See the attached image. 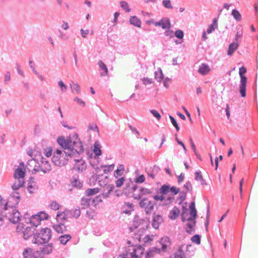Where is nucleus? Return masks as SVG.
Here are the masks:
<instances>
[{"label": "nucleus", "instance_id": "nucleus-1", "mask_svg": "<svg viewBox=\"0 0 258 258\" xmlns=\"http://www.w3.org/2000/svg\"><path fill=\"white\" fill-rule=\"evenodd\" d=\"M57 142L64 150V153L68 154L70 158L84 151L83 145L76 134L70 135L66 139L63 137H58Z\"/></svg>", "mask_w": 258, "mask_h": 258}, {"label": "nucleus", "instance_id": "nucleus-2", "mask_svg": "<svg viewBox=\"0 0 258 258\" xmlns=\"http://www.w3.org/2000/svg\"><path fill=\"white\" fill-rule=\"evenodd\" d=\"M19 200V194L14 192L5 204L4 208L6 217L13 223H17L20 219V213L15 208V207L18 204Z\"/></svg>", "mask_w": 258, "mask_h": 258}, {"label": "nucleus", "instance_id": "nucleus-3", "mask_svg": "<svg viewBox=\"0 0 258 258\" xmlns=\"http://www.w3.org/2000/svg\"><path fill=\"white\" fill-rule=\"evenodd\" d=\"M197 217V212L195 208V204L192 202L189 206V210L184 208L182 213V222H187L186 231L191 234L194 232V228L196 224V219Z\"/></svg>", "mask_w": 258, "mask_h": 258}, {"label": "nucleus", "instance_id": "nucleus-4", "mask_svg": "<svg viewBox=\"0 0 258 258\" xmlns=\"http://www.w3.org/2000/svg\"><path fill=\"white\" fill-rule=\"evenodd\" d=\"M51 237V231L46 228L43 229L40 233L32 237V242L35 244H42L47 242Z\"/></svg>", "mask_w": 258, "mask_h": 258}, {"label": "nucleus", "instance_id": "nucleus-5", "mask_svg": "<svg viewBox=\"0 0 258 258\" xmlns=\"http://www.w3.org/2000/svg\"><path fill=\"white\" fill-rule=\"evenodd\" d=\"M68 154L64 153V150L61 151L60 150H56L53 153L52 161L56 166H62L67 164L69 161Z\"/></svg>", "mask_w": 258, "mask_h": 258}, {"label": "nucleus", "instance_id": "nucleus-6", "mask_svg": "<svg viewBox=\"0 0 258 258\" xmlns=\"http://www.w3.org/2000/svg\"><path fill=\"white\" fill-rule=\"evenodd\" d=\"M246 72V69L242 67L239 69V74L240 77V84L239 85V92L242 97L244 98L246 96V87L247 83V78L243 76Z\"/></svg>", "mask_w": 258, "mask_h": 258}, {"label": "nucleus", "instance_id": "nucleus-7", "mask_svg": "<svg viewBox=\"0 0 258 258\" xmlns=\"http://www.w3.org/2000/svg\"><path fill=\"white\" fill-rule=\"evenodd\" d=\"M132 225L134 227L131 226L130 228L131 231H133L134 229L137 228H139V229L142 230H145L149 228L150 222L148 219H141L135 218L132 221Z\"/></svg>", "mask_w": 258, "mask_h": 258}, {"label": "nucleus", "instance_id": "nucleus-8", "mask_svg": "<svg viewBox=\"0 0 258 258\" xmlns=\"http://www.w3.org/2000/svg\"><path fill=\"white\" fill-rule=\"evenodd\" d=\"M144 249L141 246H138L133 248V251L127 252L125 254L120 255L118 258H137L139 257L143 253Z\"/></svg>", "mask_w": 258, "mask_h": 258}, {"label": "nucleus", "instance_id": "nucleus-9", "mask_svg": "<svg viewBox=\"0 0 258 258\" xmlns=\"http://www.w3.org/2000/svg\"><path fill=\"white\" fill-rule=\"evenodd\" d=\"M26 168L29 172L35 173L40 171V165L35 159H32L28 161Z\"/></svg>", "mask_w": 258, "mask_h": 258}, {"label": "nucleus", "instance_id": "nucleus-10", "mask_svg": "<svg viewBox=\"0 0 258 258\" xmlns=\"http://www.w3.org/2000/svg\"><path fill=\"white\" fill-rule=\"evenodd\" d=\"M26 174V169L24 163L21 162L19 166L15 169L14 172V176L24 179Z\"/></svg>", "mask_w": 258, "mask_h": 258}, {"label": "nucleus", "instance_id": "nucleus-11", "mask_svg": "<svg viewBox=\"0 0 258 258\" xmlns=\"http://www.w3.org/2000/svg\"><path fill=\"white\" fill-rule=\"evenodd\" d=\"M24 258H42L39 251H33L31 248H27L23 252Z\"/></svg>", "mask_w": 258, "mask_h": 258}, {"label": "nucleus", "instance_id": "nucleus-12", "mask_svg": "<svg viewBox=\"0 0 258 258\" xmlns=\"http://www.w3.org/2000/svg\"><path fill=\"white\" fill-rule=\"evenodd\" d=\"M24 183V179L14 176V181L12 184V188L15 191L23 187Z\"/></svg>", "mask_w": 258, "mask_h": 258}, {"label": "nucleus", "instance_id": "nucleus-13", "mask_svg": "<svg viewBox=\"0 0 258 258\" xmlns=\"http://www.w3.org/2000/svg\"><path fill=\"white\" fill-rule=\"evenodd\" d=\"M154 25L156 27L160 26L163 29H169L171 27L169 19L167 18H163L160 21L156 22L154 23Z\"/></svg>", "mask_w": 258, "mask_h": 258}, {"label": "nucleus", "instance_id": "nucleus-14", "mask_svg": "<svg viewBox=\"0 0 258 258\" xmlns=\"http://www.w3.org/2000/svg\"><path fill=\"white\" fill-rule=\"evenodd\" d=\"M87 167V165L84 160L82 159H78L75 160L74 165V169L78 171H83Z\"/></svg>", "mask_w": 258, "mask_h": 258}, {"label": "nucleus", "instance_id": "nucleus-15", "mask_svg": "<svg viewBox=\"0 0 258 258\" xmlns=\"http://www.w3.org/2000/svg\"><path fill=\"white\" fill-rule=\"evenodd\" d=\"M50 170L51 165L48 161L46 160L44 158H42L40 171H42L45 173L49 172Z\"/></svg>", "mask_w": 258, "mask_h": 258}, {"label": "nucleus", "instance_id": "nucleus-16", "mask_svg": "<svg viewBox=\"0 0 258 258\" xmlns=\"http://www.w3.org/2000/svg\"><path fill=\"white\" fill-rule=\"evenodd\" d=\"M163 222V218L159 215H154L153 218V227L157 229L159 228L160 224Z\"/></svg>", "mask_w": 258, "mask_h": 258}, {"label": "nucleus", "instance_id": "nucleus-17", "mask_svg": "<svg viewBox=\"0 0 258 258\" xmlns=\"http://www.w3.org/2000/svg\"><path fill=\"white\" fill-rule=\"evenodd\" d=\"M53 228L58 233H62L67 231V227L63 223H57L53 225Z\"/></svg>", "mask_w": 258, "mask_h": 258}, {"label": "nucleus", "instance_id": "nucleus-18", "mask_svg": "<svg viewBox=\"0 0 258 258\" xmlns=\"http://www.w3.org/2000/svg\"><path fill=\"white\" fill-rule=\"evenodd\" d=\"M40 252L42 254H49L52 251L53 245L51 243L43 245L40 247Z\"/></svg>", "mask_w": 258, "mask_h": 258}, {"label": "nucleus", "instance_id": "nucleus-19", "mask_svg": "<svg viewBox=\"0 0 258 258\" xmlns=\"http://www.w3.org/2000/svg\"><path fill=\"white\" fill-rule=\"evenodd\" d=\"M114 186L113 184H105L103 187L102 195L104 197L107 198L110 193L113 190Z\"/></svg>", "mask_w": 258, "mask_h": 258}, {"label": "nucleus", "instance_id": "nucleus-20", "mask_svg": "<svg viewBox=\"0 0 258 258\" xmlns=\"http://www.w3.org/2000/svg\"><path fill=\"white\" fill-rule=\"evenodd\" d=\"M180 214L179 209L176 207H174L169 212L168 217L171 220L176 219Z\"/></svg>", "mask_w": 258, "mask_h": 258}, {"label": "nucleus", "instance_id": "nucleus-21", "mask_svg": "<svg viewBox=\"0 0 258 258\" xmlns=\"http://www.w3.org/2000/svg\"><path fill=\"white\" fill-rule=\"evenodd\" d=\"M67 215L64 212H58L56 216L57 223H63L64 224L67 221Z\"/></svg>", "mask_w": 258, "mask_h": 258}, {"label": "nucleus", "instance_id": "nucleus-22", "mask_svg": "<svg viewBox=\"0 0 258 258\" xmlns=\"http://www.w3.org/2000/svg\"><path fill=\"white\" fill-rule=\"evenodd\" d=\"M160 243L162 245V250L165 251L171 244V241L169 237L165 236L161 239Z\"/></svg>", "mask_w": 258, "mask_h": 258}, {"label": "nucleus", "instance_id": "nucleus-23", "mask_svg": "<svg viewBox=\"0 0 258 258\" xmlns=\"http://www.w3.org/2000/svg\"><path fill=\"white\" fill-rule=\"evenodd\" d=\"M210 71V67L206 63H202L199 68L198 72L202 75H205Z\"/></svg>", "mask_w": 258, "mask_h": 258}, {"label": "nucleus", "instance_id": "nucleus-24", "mask_svg": "<svg viewBox=\"0 0 258 258\" xmlns=\"http://www.w3.org/2000/svg\"><path fill=\"white\" fill-rule=\"evenodd\" d=\"M195 179L199 182L202 185H207L206 180L204 179L201 171H197L195 173Z\"/></svg>", "mask_w": 258, "mask_h": 258}, {"label": "nucleus", "instance_id": "nucleus-25", "mask_svg": "<svg viewBox=\"0 0 258 258\" xmlns=\"http://www.w3.org/2000/svg\"><path fill=\"white\" fill-rule=\"evenodd\" d=\"M98 65L99 66L100 71H102L101 72H100V75L101 76L107 75L108 70L106 66L102 61H99L98 62Z\"/></svg>", "mask_w": 258, "mask_h": 258}, {"label": "nucleus", "instance_id": "nucleus-26", "mask_svg": "<svg viewBox=\"0 0 258 258\" xmlns=\"http://www.w3.org/2000/svg\"><path fill=\"white\" fill-rule=\"evenodd\" d=\"M40 222L41 221L37 214L32 215L30 218V223L35 227L38 226Z\"/></svg>", "mask_w": 258, "mask_h": 258}, {"label": "nucleus", "instance_id": "nucleus-27", "mask_svg": "<svg viewBox=\"0 0 258 258\" xmlns=\"http://www.w3.org/2000/svg\"><path fill=\"white\" fill-rule=\"evenodd\" d=\"M238 43L237 42H233L230 43L229 45L227 54L231 55L233 52L238 48Z\"/></svg>", "mask_w": 258, "mask_h": 258}, {"label": "nucleus", "instance_id": "nucleus-28", "mask_svg": "<svg viewBox=\"0 0 258 258\" xmlns=\"http://www.w3.org/2000/svg\"><path fill=\"white\" fill-rule=\"evenodd\" d=\"M90 199L83 197L80 201V205L82 209L88 208L90 207Z\"/></svg>", "mask_w": 258, "mask_h": 258}, {"label": "nucleus", "instance_id": "nucleus-29", "mask_svg": "<svg viewBox=\"0 0 258 258\" xmlns=\"http://www.w3.org/2000/svg\"><path fill=\"white\" fill-rule=\"evenodd\" d=\"M130 21L131 24L134 26L140 28L141 25V21L136 16H132L130 19Z\"/></svg>", "mask_w": 258, "mask_h": 258}, {"label": "nucleus", "instance_id": "nucleus-30", "mask_svg": "<svg viewBox=\"0 0 258 258\" xmlns=\"http://www.w3.org/2000/svg\"><path fill=\"white\" fill-rule=\"evenodd\" d=\"M34 234V231L31 227L26 228L23 232L24 238L25 239H28L30 237L32 236Z\"/></svg>", "mask_w": 258, "mask_h": 258}, {"label": "nucleus", "instance_id": "nucleus-31", "mask_svg": "<svg viewBox=\"0 0 258 258\" xmlns=\"http://www.w3.org/2000/svg\"><path fill=\"white\" fill-rule=\"evenodd\" d=\"M70 87L73 92H75L77 94L80 93V86L78 83L71 82L70 83Z\"/></svg>", "mask_w": 258, "mask_h": 258}, {"label": "nucleus", "instance_id": "nucleus-32", "mask_svg": "<svg viewBox=\"0 0 258 258\" xmlns=\"http://www.w3.org/2000/svg\"><path fill=\"white\" fill-rule=\"evenodd\" d=\"M217 22L218 20L216 18L213 19L212 24L210 25L207 29V32L208 34L212 33L213 31L215 30L217 28Z\"/></svg>", "mask_w": 258, "mask_h": 258}, {"label": "nucleus", "instance_id": "nucleus-33", "mask_svg": "<svg viewBox=\"0 0 258 258\" xmlns=\"http://www.w3.org/2000/svg\"><path fill=\"white\" fill-rule=\"evenodd\" d=\"M140 191V194L139 195L136 196L135 194L134 195L135 199H139L142 196L151 193V191L149 189L145 188H141Z\"/></svg>", "mask_w": 258, "mask_h": 258}, {"label": "nucleus", "instance_id": "nucleus-34", "mask_svg": "<svg viewBox=\"0 0 258 258\" xmlns=\"http://www.w3.org/2000/svg\"><path fill=\"white\" fill-rule=\"evenodd\" d=\"M71 238V236L69 234H65L63 235H61L59 237V240L60 243L62 244H66L68 241H69Z\"/></svg>", "mask_w": 258, "mask_h": 258}, {"label": "nucleus", "instance_id": "nucleus-35", "mask_svg": "<svg viewBox=\"0 0 258 258\" xmlns=\"http://www.w3.org/2000/svg\"><path fill=\"white\" fill-rule=\"evenodd\" d=\"M99 190L98 188H88L85 191V195L87 196H93L98 193Z\"/></svg>", "mask_w": 258, "mask_h": 258}, {"label": "nucleus", "instance_id": "nucleus-36", "mask_svg": "<svg viewBox=\"0 0 258 258\" xmlns=\"http://www.w3.org/2000/svg\"><path fill=\"white\" fill-rule=\"evenodd\" d=\"M182 248V246H180L178 247L177 251L175 254V258H185Z\"/></svg>", "mask_w": 258, "mask_h": 258}, {"label": "nucleus", "instance_id": "nucleus-37", "mask_svg": "<svg viewBox=\"0 0 258 258\" xmlns=\"http://www.w3.org/2000/svg\"><path fill=\"white\" fill-rule=\"evenodd\" d=\"M124 171V167L122 165L119 166L118 168L114 171V175L117 178L119 176H121Z\"/></svg>", "mask_w": 258, "mask_h": 258}, {"label": "nucleus", "instance_id": "nucleus-38", "mask_svg": "<svg viewBox=\"0 0 258 258\" xmlns=\"http://www.w3.org/2000/svg\"><path fill=\"white\" fill-rule=\"evenodd\" d=\"M100 148L101 146L98 143H95L94 144V149L93 151L95 155L98 156L101 155V151Z\"/></svg>", "mask_w": 258, "mask_h": 258}, {"label": "nucleus", "instance_id": "nucleus-39", "mask_svg": "<svg viewBox=\"0 0 258 258\" xmlns=\"http://www.w3.org/2000/svg\"><path fill=\"white\" fill-rule=\"evenodd\" d=\"M71 214L73 217L75 218H78L81 214V211L80 209L75 208L74 209H72L71 211Z\"/></svg>", "mask_w": 258, "mask_h": 258}, {"label": "nucleus", "instance_id": "nucleus-40", "mask_svg": "<svg viewBox=\"0 0 258 258\" xmlns=\"http://www.w3.org/2000/svg\"><path fill=\"white\" fill-rule=\"evenodd\" d=\"M231 14L236 21H240L241 20V16L240 13L237 10H233Z\"/></svg>", "mask_w": 258, "mask_h": 258}, {"label": "nucleus", "instance_id": "nucleus-41", "mask_svg": "<svg viewBox=\"0 0 258 258\" xmlns=\"http://www.w3.org/2000/svg\"><path fill=\"white\" fill-rule=\"evenodd\" d=\"M50 208L53 210H57L59 209L60 205L55 201H52L49 204Z\"/></svg>", "mask_w": 258, "mask_h": 258}, {"label": "nucleus", "instance_id": "nucleus-42", "mask_svg": "<svg viewBox=\"0 0 258 258\" xmlns=\"http://www.w3.org/2000/svg\"><path fill=\"white\" fill-rule=\"evenodd\" d=\"M170 187L169 185H163L160 188V192L163 195H166L169 192Z\"/></svg>", "mask_w": 258, "mask_h": 258}, {"label": "nucleus", "instance_id": "nucleus-43", "mask_svg": "<svg viewBox=\"0 0 258 258\" xmlns=\"http://www.w3.org/2000/svg\"><path fill=\"white\" fill-rule=\"evenodd\" d=\"M191 240L193 243L200 244L201 243V237L199 235L196 234L191 238Z\"/></svg>", "mask_w": 258, "mask_h": 258}, {"label": "nucleus", "instance_id": "nucleus-44", "mask_svg": "<svg viewBox=\"0 0 258 258\" xmlns=\"http://www.w3.org/2000/svg\"><path fill=\"white\" fill-rule=\"evenodd\" d=\"M120 7L126 12H130L131 10L129 8L128 4L125 1H121L120 3Z\"/></svg>", "mask_w": 258, "mask_h": 258}, {"label": "nucleus", "instance_id": "nucleus-45", "mask_svg": "<svg viewBox=\"0 0 258 258\" xmlns=\"http://www.w3.org/2000/svg\"><path fill=\"white\" fill-rule=\"evenodd\" d=\"M40 221L46 220L48 217V215L44 212H40L37 214Z\"/></svg>", "mask_w": 258, "mask_h": 258}, {"label": "nucleus", "instance_id": "nucleus-46", "mask_svg": "<svg viewBox=\"0 0 258 258\" xmlns=\"http://www.w3.org/2000/svg\"><path fill=\"white\" fill-rule=\"evenodd\" d=\"M162 3L164 7L166 8L170 9H173L170 0H164L163 1Z\"/></svg>", "mask_w": 258, "mask_h": 258}, {"label": "nucleus", "instance_id": "nucleus-47", "mask_svg": "<svg viewBox=\"0 0 258 258\" xmlns=\"http://www.w3.org/2000/svg\"><path fill=\"white\" fill-rule=\"evenodd\" d=\"M154 208V205L151 201L149 204L145 208V211L147 213L151 212Z\"/></svg>", "mask_w": 258, "mask_h": 258}, {"label": "nucleus", "instance_id": "nucleus-48", "mask_svg": "<svg viewBox=\"0 0 258 258\" xmlns=\"http://www.w3.org/2000/svg\"><path fill=\"white\" fill-rule=\"evenodd\" d=\"M150 202L148 199H144L140 201V206L141 207L145 208L149 204Z\"/></svg>", "mask_w": 258, "mask_h": 258}, {"label": "nucleus", "instance_id": "nucleus-49", "mask_svg": "<svg viewBox=\"0 0 258 258\" xmlns=\"http://www.w3.org/2000/svg\"><path fill=\"white\" fill-rule=\"evenodd\" d=\"M124 181H125V178L124 177H121L120 178H118L115 181L116 186L118 187H120L122 185Z\"/></svg>", "mask_w": 258, "mask_h": 258}, {"label": "nucleus", "instance_id": "nucleus-50", "mask_svg": "<svg viewBox=\"0 0 258 258\" xmlns=\"http://www.w3.org/2000/svg\"><path fill=\"white\" fill-rule=\"evenodd\" d=\"M52 148L51 147H47L44 150V153L47 157H49L52 155Z\"/></svg>", "mask_w": 258, "mask_h": 258}, {"label": "nucleus", "instance_id": "nucleus-51", "mask_svg": "<svg viewBox=\"0 0 258 258\" xmlns=\"http://www.w3.org/2000/svg\"><path fill=\"white\" fill-rule=\"evenodd\" d=\"M169 118L171 120V121L173 125L176 128V131H179V127L178 126V125L176 120L172 116H169Z\"/></svg>", "mask_w": 258, "mask_h": 258}, {"label": "nucleus", "instance_id": "nucleus-52", "mask_svg": "<svg viewBox=\"0 0 258 258\" xmlns=\"http://www.w3.org/2000/svg\"><path fill=\"white\" fill-rule=\"evenodd\" d=\"M37 189V187L34 184L33 185L32 184L29 185L27 187V189L28 191L31 193H34L35 191Z\"/></svg>", "mask_w": 258, "mask_h": 258}, {"label": "nucleus", "instance_id": "nucleus-53", "mask_svg": "<svg viewBox=\"0 0 258 258\" xmlns=\"http://www.w3.org/2000/svg\"><path fill=\"white\" fill-rule=\"evenodd\" d=\"M175 36L179 39H182L183 37V32L181 30H176L175 32Z\"/></svg>", "mask_w": 258, "mask_h": 258}, {"label": "nucleus", "instance_id": "nucleus-54", "mask_svg": "<svg viewBox=\"0 0 258 258\" xmlns=\"http://www.w3.org/2000/svg\"><path fill=\"white\" fill-rule=\"evenodd\" d=\"M180 191V189L175 186H172L170 188L169 192H171L173 195L177 194Z\"/></svg>", "mask_w": 258, "mask_h": 258}, {"label": "nucleus", "instance_id": "nucleus-55", "mask_svg": "<svg viewBox=\"0 0 258 258\" xmlns=\"http://www.w3.org/2000/svg\"><path fill=\"white\" fill-rule=\"evenodd\" d=\"M150 112L158 120H159L161 118V115L156 110H151Z\"/></svg>", "mask_w": 258, "mask_h": 258}, {"label": "nucleus", "instance_id": "nucleus-56", "mask_svg": "<svg viewBox=\"0 0 258 258\" xmlns=\"http://www.w3.org/2000/svg\"><path fill=\"white\" fill-rule=\"evenodd\" d=\"M155 79L158 81H161V80H162L163 79V74L161 72H156L155 73Z\"/></svg>", "mask_w": 258, "mask_h": 258}, {"label": "nucleus", "instance_id": "nucleus-57", "mask_svg": "<svg viewBox=\"0 0 258 258\" xmlns=\"http://www.w3.org/2000/svg\"><path fill=\"white\" fill-rule=\"evenodd\" d=\"M145 180V177L144 175H141L135 179V182L136 183H143V182H144Z\"/></svg>", "mask_w": 258, "mask_h": 258}, {"label": "nucleus", "instance_id": "nucleus-58", "mask_svg": "<svg viewBox=\"0 0 258 258\" xmlns=\"http://www.w3.org/2000/svg\"><path fill=\"white\" fill-rule=\"evenodd\" d=\"M58 84L61 88L62 92H65L67 90V86L63 83L62 81H59Z\"/></svg>", "mask_w": 258, "mask_h": 258}, {"label": "nucleus", "instance_id": "nucleus-59", "mask_svg": "<svg viewBox=\"0 0 258 258\" xmlns=\"http://www.w3.org/2000/svg\"><path fill=\"white\" fill-rule=\"evenodd\" d=\"M143 84L145 85L152 84L153 83L152 80L148 78H144L142 79Z\"/></svg>", "mask_w": 258, "mask_h": 258}, {"label": "nucleus", "instance_id": "nucleus-60", "mask_svg": "<svg viewBox=\"0 0 258 258\" xmlns=\"http://www.w3.org/2000/svg\"><path fill=\"white\" fill-rule=\"evenodd\" d=\"M72 185L77 187H81L82 186V183L77 179L72 182Z\"/></svg>", "mask_w": 258, "mask_h": 258}, {"label": "nucleus", "instance_id": "nucleus-61", "mask_svg": "<svg viewBox=\"0 0 258 258\" xmlns=\"http://www.w3.org/2000/svg\"><path fill=\"white\" fill-rule=\"evenodd\" d=\"M190 144H191V148L192 149L195 154L196 155V156L198 157V158L200 159V156L198 154V153L197 152L196 146L194 144V143L191 139L190 140Z\"/></svg>", "mask_w": 258, "mask_h": 258}, {"label": "nucleus", "instance_id": "nucleus-62", "mask_svg": "<svg viewBox=\"0 0 258 258\" xmlns=\"http://www.w3.org/2000/svg\"><path fill=\"white\" fill-rule=\"evenodd\" d=\"M74 100L76 101L79 104L81 105L82 106L84 107L85 105V102L82 101L81 99L79 98L78 97H76L74 99Z\"/></svg>", "mask_w": 258, "mask_h": 258}, {"label": "nucleus", "instance_id": "nucleus-63", "mask_svg": "<svg viewBox=\"0 0 258 258\" xmlns=\"http://www.w3.org/2000/svg\"><path fill=\"white\" fill-rule=\"evenodd\" d=\"M154 199L156 201H162L165 200V198L163 195H156L154 197Z\"/></svg>", "mask_w": 258, "mask_h": 258}, {"label": "nucleus", "instance_id": "nucleus-64", "mask_svg": "<svg viewBox=\"0 0 258 258\" xmlns=\"http://www.w3.org/2000/svg\"><path fill=\"white\" fill-rule=\"evenodd\" d=\"M165 35L169 36L170 37H173L174 32L172 30H170L169 29H167L165 32Z\"/></svg>", "mask_w": 258, "mask_h": 258}]
</instances>
